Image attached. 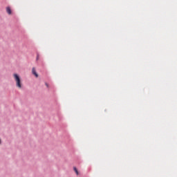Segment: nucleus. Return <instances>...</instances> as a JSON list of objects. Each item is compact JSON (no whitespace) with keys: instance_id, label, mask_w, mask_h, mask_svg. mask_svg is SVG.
<instances>
[{"instance_id":"39448f33","label":"nucleus","mask_w":177,"mask_h":177,"mask_svg":"<svg viewBox=\"0 0 177 177\" xmlns=\"http://www.w3.org/2000/svg\"><path fill=\"white\" fill-rule=\"evenodd\" d=\"M36 60L37 61L39 60V54H37V55Z\"/></svg>"},{"instance_id":"f03ea898","label":"nucleus","mask_w":177,"mask_h":177,"mask_svg":"<svg viewBox=\"0 0 177 177\" xmlns=\"http://www.w3.org/2000/svg\"><path fill=\"white\" fill-rule=\"evenodd\" d=\"M32 73L33 75L36 77V78H38V73H37V71H35V68H32Z\"/></svg>"},{"instance_id":"7ed1b4c3","label":"nucleus","mask_w":177,"mask_h":177,"mask_svg":"<svg viewBox=\"0 0 177 177\" xmlns=\"http://www.w3.org/2000/svg\"><path fill=\"white\" fill-rule=\"evenodd\" d=\"M6 12L8 15H12V10L10 9V7L6 8Z\"/></svg>"},{"instance_id":"f257e3e1","label":"nucleus","mask_w":177,"mask_h":177,"mask_svg":"<svg viewBox=\"0 0 177 177\" xmlns=\"http://www.w3.org/2000/svg\"><path fill=\"white\" fill-rule=\"evenodd\" d=\"M13 77L17 88H21V80L20 79V76H19L17 73H14Z\"/></svg>"},{"instance_id":"20e7f679","label":"nucleus","mask_w":177,"mask_h":177,"mask_svg":"<svg viewBox=\"0 0 177 177\" xmlns=\"http://www.w3.org/2000/svg\"><path fill=\"white\" fill-rule=\"evenodd\" d=\"M73 171H75L76 175H79L80 173L78 172V169H77V167H73Z\"/></svg>"},{"instance_id":"423d86ee","label":"nucleus","mask_w":177,"mask_h":177,"mask_svg":"<svg viewBox=\"0 0 177 177\" xmlns=\"http://www.w3.org/2000/svg\"><path fill=\"white\" fill-rule=\"evenodd\" d=\"M46 86H47V88H49V84H48V83H46Z\"/></svg>"}]
</instances>
